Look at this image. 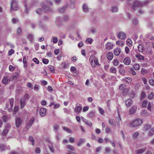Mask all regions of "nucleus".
<instances>
[{"mask_svg": "<svg viewBox=\"0 0 154 154\" xmlns=\"http://www.w3.org/2000/svg\"><path fill=\"white\" fill-rule=\"evenodd\" d=\"M128 89L127 88H125L122 91V95L124 96H126L128 94Z\"/></svg>", "mask_w": 154, "mask_h": 154, "instance_id": "obj_23", "label": "nucleus"}, {"mask_svg": "<svg viewBox=\"0 0 154 154\" xmlns=\"http://www.w3.org/2000/svg\"><path fill=\"white\" fill-rule=\"evenodd\" d=\"M84 142V140L82 138H80L79 140V141L77 143V145L78 146H80Z\"/></svg>", "mask_w": 154, "mask_h": 154, "instance_id": "obj_30", "label": "nucleus"}, {"mask_svg": "<svg viewBox=\"0 0 154 154\" xmlns=\"http://www.w3.org/2000/svg\"><path fill=\"white\" fill-rule=\"evenodd\" d=\"M89 31H91V33L93 34L97 32V30L95 28H91L89 29Z\"/></svg>", "mask_w": 154, "mask_h": 154, "instance_id": "obj_36", "label": "nucleus"}, {"mask_svg": "<svg viewBox=\"0 0 154 154\" xmlns=\"http://www.w3.org/2000/svg\"><path fill=\"white\" fill-rule=\"evenodd\" d=\"M22 30L20 28H18L17 30V34L18 35H20L21 34Z\"/></svg>", "mask_w": 154, "mask_h": 154, "instance_id": "obj_40", "label": "nucleus"}, {"mask_svg": "<svg viewBox=\"0 0 154 154\" xmlns=\"http://www.w3.org/2000/svg\"><path fill=\"white\" fill-rule=\"evenodd\" d=\"M2 118L4 122H7L8 117L6 116H3L2 117Z\"/></svg>", "mask_w": 154, "mask_h": 154, "instance_id": "obj_44", "label": "nucleus"}, {"mask_svg": "<svg viewBox=\"0 0 154 154\" xmlns=\"http://www.w3.org/2000/svg\"><path fill=\"white\" fill-rule=\"evenodd\" d=\"M85 123L89 126H91L92 125V123L90 121L86 120V122H85Z\"/></svg>", "mask_w": 154, "mask_h": 154, "instance_id": "obj_59", "label": "nucleus"}, {"mask_svg": "<svg viewBox=\"0 0 154 154\" xmlns=\"http://www.w3.org/2000/svg\"><path fill=\"white\" fill-rule=\"evenodd\" d=\"M123 62L126 65H128L131 63V59L129 57H127L124 59Z\"/></svg>", "mask_w": 154, "mask_h": 154, "instance_id": "obj_14", "label": "nucleus"}, {"mask_svg": "<svg viewBox=\"0 0 154 154\" xmlns=\"http://www.w3.org/2000/svg\"><path fill=\"white\" fill-rule=\"evenodd\" d=\"M113 63L114 66H116L118 65L119 62L117 60L115 59L113 60Z\"/></svg>", "mask_w": 154, "mask_h": 154, "instance_id": "obj_57", "label": "nucleus"}, {"mask_svg": "<svg viewBox=\"0 0 154 154\" xmlns=\"http://www.w3.org/2000/svg\"><path fill=\"white\" fill-rule=\"evenodd\" d=\"M9 102L11 105V108H12L13 106V103L14 102V99L13 98H11L9 99Z\"/></svg>", "mask_w": 154, "mask_h": 154, "instance_id": "obj_31", "label": "nucleus"}, {"mask_svg": "<svg viewBox=\"0 0 154 154\" xmlns=\"http://www.w3.org/2000/svg\"><path fill=\"white\" fill-rule=\"evenodd\" d=\"M138 48V51L140 52H142V51L143 50V45L140 44L139 45Z\"/></svg>", "mask_w": 154, "mask_h": 154, "instance_id": "obj_37", "label": "nucleus"}, {"mask_svg": "<svg viewBox=\"0 0 154 154\" xmlns=\"http://www.w3.org/2000/svg\"><path fill=\"white\" fill-rule=\"evenodd\" d=\"M8 129L5 128L4 129L2 133V134L3 136H6L8 132Z\"/></svg>", "mask_w": 154, "mask_h": 154, "instance_id": "obj_22", "label": "nucleus"}, {"mask_svg": "<svg viewBox=\"0 0 154 154\" xmlns=\"http://www.w3.org/2000/svg\"><path fill=\"white\" fill-rule=\"evenodd\" d=\"M23 63L24 64V67L25 69L26 68L27 66V63L26 61V59L25 56H24L23 57Z\"/></svg>", "mask_w": 154, "mask_h": 154, "instance_id": "obj_27", "label": "nucleus"}, {"mask_svg": "<svg viewBox=\"0 0 154 154\" xmlns=\"http://www.w3.org/2000/svg\"><path fill=\"white\" fill-rule=\"evenodd\" d=\"M94 112L93 111H91L89 112L87 115L88 117L89 118H92L94 116Z\"/></svg>", "mask_w": 154, "mask_h": 154, "instance_id": "obj_33", "label": "nucleus"}, {"mask_svg": "<svg viewBox=\"0 0 154 154\" xmlns=\"http://www.w3.org/2000/svg\"><path fill=\"white\" fill-rule=\"evenodd\" d=\"M15 125L18 128L22 124V120L20 117H18L15 119Z\"/></svg>", "mask_w": 154, "mask_h": 154, "instance_id": "obj_7", "label": "nucleus"}, {"mask_svg": "<svg viewBox=\"0 0 154 154\" xmlns=\"http://www.w3.org/2000/svg\"><path fill=\"white\" fill-rule=\"evenodd\" d=\"M29 140L32 142V144L33 145L34 143V140L33 137L32 136H29Z\"/></svg>", "mask_w": 154, "mask_h": 154, "instance_id": "obj_54", "label": "nucleus"}, {"mask_svg": "<svg viewBox=\"0 0 154 154\" xmlns=\"http://www.w3.org/2000/svg\"><path fill=\"white\" fill-rule=\"evenodd\" d=\"M82 107L79 106H76V108L75 109V111L78 113H79L80 112L81 110H82Z\"/></svg>", "mask_w": 154, "mask_h": 154, "instance_id": "obj_25", "label": "nucleus"}, {"mask_svg": "<svg viewBox=\"0 0 154 154\" xmlns=\"http://www.w3.org/2000/svg\"><path fill=\"white\" fill-rule=\"evenodd\" d=\"M126 87V85L124 84H122L119 86V89L120 90L123 91L125 88V87Z\"/></svg>", "mask_w": 154, "mask_h": 154, "instance_id": "obj_38", "label": "nucleus"}, {"mask_svg": "<svg viewBox=\"0 0 154 154\" xmlns=\"http://www.w3.org/2000/svg\"><path fill=\"white\" fill-rule=\"evenodd\" d=\"M133 67L135 70H138L140 69V65L138 64H136L133 66Z\"/></svg>", "mask_w": 154, "mask_h": 154, "instance_id": "obj_35", "label": "nucleus"}, {"mask_svg": "<svg viewBox=\"0 0 154 154\" xmlns=\"http://www.w3.org/2000/svg\"><path fill=\"white\" fill-rule=\"evenodd\" d=\"M27 38L30 41H32L33 38V35L31 34H29L27 36Z\"/></svg>", "mask_w": 154, "mask_h": 154, "instance_id": "obj_34", "label": "nucleus"}, {"mask_svg": "<svg viewBox=\"0 0 154 154\" xmlns=\"http://www.w3.org/2000/svg\"><path fill=\"white\" fill-rule=\"evenodd\" d=\"M82 9L83 11L85 13H87L89 11L90 9L88 7V4L86 3L83 4Z\"/></svg>", "mask_w": 154, "mask_h": 154, "instance_id": "obj_6", "label": "nucleus"}, {"mask_svg": "<svg viewBox=\"0 0 154 154\" xmlns=\"http://www.w3.org/2000/svg\"><path fill=\"white\" fill-rule=\"evenodd\" d=\"M15 67L12 65H10L9 66V70L10 71H13L14 70Z\"/></svg>", "mask_w": 154, "mask_h": 154, "instance_id": "obj_58", "label": "nucleus"}, {"mask_svg": "<svg viewBox=\"0 0 154 154\" xmlns=\"http://www.w3.org/2000/svg\"><path fill=\"white\" fill-rule=\"evenodd\" d=\"M66 7L64 6L63 7L60 8L58 9V11L60 12H63L65 11V10L66 9Z\"/></svg>", "mask_w": 154, "mask_h": 154, "instance_id": "obj_39", "label": "nucleus"}, {"mask_svg": "<svg viewBox=\"0 0 154 154\" xmlns=\"http://www.w3.org/2000/svg\"><path fill=\"white\" fill-rule=\"evenodd\" d=\"M60 138V136L59 133H57L56 136V138L57 141H59Z\"/></svg>", "mask_w": 154, "mask_h": 154, "instance_id": "obj_56", "label": "nucleus"}, {"mask_svg": "<svg viewBox=\"0 0 154 154\" xmlns=\"http://www.w3.org/2000/svg\"><path fill=\"white\" fill-rule=\"evenodd\" d=\"M94 63L95 64V65L100 66V64L99 63L98 60L97 58H94Z\"/></svg>", "mask_w": 154, "mask_h": 154, "instance_id": "obj_53", "label": "nucleus"}, {"mask_svg": "<svg viewBox=\"0 0 154 154\" xmlns=\"http://www.w3.org/2000/svg\"><path fill=\"white\" fill-rule=\"evenodd\" d=\"M25 101L23 100L20 99V104L21 108H23L24 107L25 105L26 104Z\"/></svg>", "mask_w": 154, "mask_h": 154, "instance_id": "obj_26", "label": "nucleus"}, {"mask_svg": "<svg viewBox=\"0 0 154 154\" xmlns=\"http://www.w3.org/2000/svg\"><path fill=\"white\" fill-rule=\"evenodd\" d=\"M14 53V51L13 49H11L10 51H8V55H11L13 54Z\"/></svg>", "mask_w": 154, "mask_h": 154, "instance_id": "obj_63", "label": "nucleus"}, {"mask_svg": "<svg viewBox=\"0 0 154 154\" xmlns=\"http://www.w3.org/2000/svg\"><path fill=\"white\" fill-rule=\"evenodd\" d=\"M39 4V1L38 0H28L25 1L24 2L25 12L26 13H28L31 7L33 6H38Z\"/></svg>", "mask_w": 154, "mask_h": 154, "instance_id": "obj_2", "label": "nucleus"}, {"mask_svg": "<svg viewBox=\"0 0 154 154\" xmlns=\"http://www.w3.org/2000/svg\"><path fill=\"white\" fill-rule=\"evenodd\" d=\"M139 135V134L137 132H135L133 135V137L134 138H137Z\"/></svg>", "mask_w": 154, "mask_h": 154, "instance_id": "obj_60", "label": "nucleus"}, {"mask_svg": "<svg viewBox=\"0 0 154 154\" xmlns=\"http://www.w3.org/2000/svg\"><path fill=\"white\" fill-rule=\"evenodd\" d=\"M151 128V125L150 124H146L144 125L143 130L144 131H148Z\"/></svg>", "mask_w": 154, "mask_h": 154, "instance_id": "obj_15", "label": "nucleus"}, {"mask_svg": "<svg viewBox=\"0 0 154 154\" xmlns=\"http://www.w3.org/2000/svg\"><path fill=\"white\" fill-rule=\"evenodd\" d=\"M142 123V121L139 119H137L134 120L131 123V125L133 127H137Z\"/></svg>", "mask_w": 154, "mask_h": 154, "instance_id": "obj_4", "label": "nucleus"}, {"mask_svg": "<svg viewBox=\"0 0 154 154\" xmlns=\"http://www.w3.org/2000/svg\"><path fill=\"white\" fill-rule=\"evenodd\" d=\"M148 102L146 100H144L143 102L142 107H146V106Z\"/></svg>", "mask_w": 154, "mask_h": 154, "instance_id": "obj_45", "label": "nucleus"}, {"mask_svg": "<svg viewBox=\"0 0 154 154\" xmlns=\"http://www.w3.org/2000/svg\"><path fill=\"white\" fill-rule=\"evenodd\" d=\"M118 37L121 39H125L126 38V35L124 32H120L118 34Z\"/></svg>", "mask_w": 154, "mask_h": 154, "instance_id": "obj_8", "label": "nucleus"}, {"mask_svg": "<svg viewBox=\"0 0 154 154\" xmlns=\"http://www.w3.org/2000/svg\"><path fill=\"white\" fill-rule=\"evenodd\" d=\"M33 61L37 64H38L39 63V61L36 58H34Z\"/></svg>", "mask_w": 154, "mask_h": 154, "instance_id": "obj_61", "label": "nucleus"}, {"mask_svg": "<svg viewBox=\"0 0 154 154\" xmlns=\"http://www.w3.org/2000/svg\"><path fill=\"white\" fill-rule=\"evenodd\" d=\"M146 94L144 92H142V93L141 94L140 99H144L146 97Z\"/></svg>", "mask_w": 154, "mask_h": 154, "instance_id": "obj_43", "label": "nucleus"}, {"mask_svg": "<svg viewBox=\"0 0 154 154\" xmlns=\"http://www.w3.org/2000/svg\"><path fill=\"white\" fill-rule=\"evenodd\" d=\"M67 148H68L70 150L74 151L75 149V148L72 145H69L67 146Z\"/></svg>", "mask_w": 154, "mask_h": 154, "instance_id": "obj_42", "label": "nucleus"}, {"mask_svg": "<svg viewBox=\"0 0 154 154\" xmlns=\"http://www.w3.org/2000/svg\"><path fill=\"white\" fill-rule=\"evenodd\" d=\"M110 71L113 73H116V69L114 67H112L110 68Z\"/></svg>", "mask_w": 154, "mask_h": 154, "instance_id": "obj_48", "label": "nucleus"}, {"mask_svg": "<svg viewBox=\"0 0 154 154\" xmlns=\"http://www.w3.org/2000/svg\"><path fill=\"white\" fill-rule=\"evenodd\" d=\"M46 109L45 108H41L39 111V113L42 116H44L46 113Z\"/></svg>", "mask_w": 154, "mask_h": 154, "instance_id": "obj_11", "label": "nucleus"}, {"mask_svg": "<svg viewBox=\"0 0 154 154\" xmlns=\"http://www.w3.org/2000/svg\"><path fill=\"white\" fill-rule=\"evenodd\" d=\"M119 10L118 8L116 6L113 5L112 7L111 11L113 13L116 12Z\"/></svg>", "mask_w": 154, "mask_h": 154, "instance_id": "obj_18", "label": "nucleus"}, {"mask_svg": "<svg viewBox=\"0 0 154 154\" xmlns=\"http://www.w3.org/2000/svg\"><path fill=\"white\" fill-rule=\"evenodd\" d=\"M34 120L35 119L34 118H32L29 120L28 123H29V125H32L33 123Z\"/></svg>", "mask_w": 154, "mask_h": 154, "instance_id": "obj_46", "label": "nucleus"}, {"mask_svg": "<svg viewBox=\"0 0 154 154\" xmlns=\"http://www.w3.org/2000/svg\"><path fill=\"white\" fill-rule=\"evenodd\" d=\"M127 43L128 46H131V45L132 41L130 38H128L127 41Z\"/></svg>", "mask_w": 154, "mask_h": 154, "instance_id": "obj_55", "label": "nucleus"}, {"mask_svg": "<svg viewBox=\"0 0 154 154\" xmlns=\"http://www.w3.org/2000/svg\"><path fill=\"white\" fill-rule=\"evenodd\" d=\"M154 96V93L153 92H151V94L149 95L148 97L150 100H151L152 99Z\"/></svg>", "mask_w": 154, "mask_h": 154, "instance_id": "obj_41", "label": "nucleus"}, {"mask_svg": "<svg viewBox=\"0 0 154 154\" xmlns=\"http://www.w3.org/2000/svg\"><path fill=\"white\" fill-rule=\"evenodd\" d=\"M142 6L147 5L149 3V1L148 0H146L141 2Z\"/></svg>", "mask_w": 154, "mask_h": 154, "instance_id": "obj_50", "label": "nucleus"}, {"mask_svg": "<svg viewBox=\"0 0 154 154\" xmlns=\"http://www.w3.org/2000/svg\"><path fill=\"white\" fill-rule=\"evenodd\" d=\"M5 146L2 144H0V150L1 151H4L5 149Z\"/></svg>", "mask_w": 154, "mask_h": 154, "instance_id": "obj_47", "label": "nucleus"}, {"mask_svg": "<svg viewBox=\"0 0 154 154\" xmlns=\"http://www.w3.org/2000/svg\"><path fill=\"white\" fill-rule=\"evenodd\" d=\"M141 114L143 116H145L147 115V111L146 109H144L142 110Z\"/></svg>", "mask_w": 154, "mask_h": 154, "instance_id": "obj_32", "label": "nucleus"}, {"mask_svg": "<svg viewBox=\"0 0 154 154\" xmlns=\"http://www.w3.org/2000/svg\"><path fill=\"white\" fill-rule=\"evenodd\" d=\"M121 52V50L120 48H117L114 50V53L115 55L118 56Z\"/></svg>", "mask_w": 154, "mask_h": 154, "instance_id": "obj_13", "label": "nucleus"}, {"mask_svg": "<svg viewBox=\"0 0 154 154\" xmlns=\"http://www.w3.org/2000/svg\"><path fill=\"white\" fill-rule=\"evenodd\" d=\"M133 101L131 99H128L126 101L125 103L127 107H130L133 104Z\"/></svg>", "mask_w": 154, "mask_h": 154, "instance_id": "obj_12", "label": "nucleus"}, {"mask_svg": "<svg viewBox=\"0 0 154 154\" xmlns=\"http://www.w3.org/2000/svg\"><path fill=\"white\" fill-rule=\"evenodd\" d=\"M113 44L110 42H108L106 45V48L108 50H110L113 47Z\"/></svg>", "mask_w": 154, "mask_h": 154, "instance_id": "obj_20", "label": "nucleus"}, {"mask_svg": "<svg viewBox=\"0 0 154 154\" xmlns=\"http://www.w3.org/2000/svg\"><path fill=\"white\" fill-rule=\"evenodd\" d=\"M48 70L51 72H54V67L51 65H49L48 66Z\"/></svg>", "mask_w": 154, "mask_h": 154, "instance_id": "obj_28", "label": "nucleus"}, {"mask_svg": "<svg viewBox=\"0 0 154 154\" xmlns=\"http://www.w3.org/2000/svg\"><path fill=\"white\" fill-rule=\"evenodd\" d=\"M62 20H57L56 23L58 26H60L61 24Z\"/></svg>", "mask_w": 154, "mask_h": 154, "instance_id": "obj_52", "label": "nucleus"}, {"mask_svg": "<svg viewBox=\"0 0 154 154\" xmlns=\"http://www.w3.org/2000/svg\"><path fill=\"white\" fill-rule=\"evenodd\" d=\"M49 62V60L48 59L45 58L42 59V62L45 64H47Z\"/></svg>", "mask_w": 154, "mask_h": 154, "instance_id": "obj_49", "label": "nucleus"}, {"mask_svg": "<svg viewBox=\"0 0 154 154\" xmlns=\"http://www.w3.org/2000/svg\"><path fill=\"white\" fill-rule=\"evenodd\" d=\"M8 77L6 76L2 80V83L4 84V85L7 84L8 82Z\"/></svg>", "mask_w": 154, "mask_h": 154, "instance_id": "obj_21", "label": "nucleus"}, {"mask_svg": "<svg viewBox=\"0 0 154 154\" xmlns=\"http://www.w3.org/2000/svg\"><path fill=\"white\" fill-rule=\"evenodd\" d=\"M94 58H95V57L93 55L91 56L89 58V60L90 61V63L92 66L93 68L95 66V64L94 63V62H93V60L94 59Z\"/></svg>", "mask_w": 154, "mask_h": 154, "instance_id": "obj_10", "label": "nucleus"}, {"mask_svg": "<svg viewBox=\"0 0 154 154\" xmlns=\"http://www.w3.org/2000/svg\"><path fill=\"white\" fill-rule=\"evenodd\" d=\"M137 107L136 105H133L129 110V112L130 114H132L136 112Z\"/></svg>", "mask_w": 154, "mask_h": 154, "instance_id": "obj_9", "label": "nucleus"}, {"mask_svg": "<svg viewBox=\"0 0 154 154\" xmlns=\"http://www.w3.org/2000/svg\"><path fill=\"white\" fill-rule=\"evenodd\" d=\"M146 150V147H144L142 149H137L136 151L137 153V154H140L143 153Z\"/></svg>", "mask_w": 154, "mask_h": 154, "instance_id": "obj_17", "label": "nucleus"}, {"mask_svg": "<svg viewBox=\"0 0 154 154\" xmlns=\"http://www.w3.org/2000/svg\"><path fill=\"white\" fill-rule=\"evenodd\" d=\"M119 72L120 74H123L125 73V71L124 69L121 68L119 70Z\"/></svg>", "mask_w": 154, "mask_h": 154, "instance_id": "obj_62", "label": "nucleus"}, {"mask_svg": "<svg viewBox=\"0 0 154 154\" xmlns=\"http://www.w3.org/2000/svg\"><path fill=\"white\" fill-rule=\"evenodd\" d=\"M106 56L108 59L109 60H111L113 58V54L111 52H109L107 53Z\"/></svg>", "mask_w": 154, "mask_h": 154, "instance_id": "obj_16", "label": "nucleus"}, {"mask_svg": "<svg viewBox=\"0 0 154 154\" xmlns=\"http://www.w3.org/2000/svg\"><path fill=\"white\" fill-rule=\"evenodd\" d=\"M19 8L18 2L17 0H11V11H17Z\"/></svg>", "mask_w": 154, "mask_h": 154, "instance_id": "obj_3", "label": "nucleus"}, {"mask_svg": "<svg viewBox=\"0 0 154 154\" xmlns=\"http://www.w3.org/2000/svg\"><path fill=\"white\" fill-rule=\"evenodd\" d=\"M149 83L152 85H154V80L152 79H150L149 81Z\"/></svg>", "mask_w": 154, "mask_h": 154, "instance_id": "obj_64", "label": "nucleus"}, {"mask_svg": "<svg viewBox=\"0 0 154 154\" xmlns=\"http://www.w3.org/2000/svg\"><path fill=\"white\" fill-rule=\"evenodd\" d=\"M125 80L126 83L129 84L131 82L132 79L129 77H126L125 78Z\"/></svg>", "mask_w": 154, "mask_h": 154, "instance_id": "obj_24", "label": "nucleus"}, {"mask_svg": "<svg viewBox=\"0 0 154 154\" xmlns=\"http://www.w3.org/2000/svg\"><path fill=\"white\" fill-rule=\"evenodd\" d=\"M29 98L30 97L29 95L27 94H26L21 99L26 101V100H28Z\"/></svg>", "mask_w": 154, "mask_h": 154, "instance_id": "obj_19", "label": "nucleus"}, {"mask_svg": "<svg viewBox=\"0 0 154 154\" xmlns=\"http://www.w3.org/2000/svg\"><path fill=\"white\" fill-rule=\"evenodd\" d=\"M52 2L49 0H46L41 4L42 8H38L35 9V12L38 15H41L43 11L45 13H52L54 11L53 9L51 8L52 5Z\"/></svg>", "mask_w": 154, "mask_h": 154, "instance_id": "obj_1", "label": "nucleus"}, {"mask_svg": "<svg viewBox=\"0 0 154 154\" xmlns=\"http://www.w3.org/2000/svg\"><path fill=\"white\" fill-rule=\"evenodd\" d=\"M18 73H16L15 75H13L12 77V79L13 80L16 79L18 76Z\"/></svg>", "mask_w": 154, "mask_h": 154, "instance_id": "obj_51", "label": "nucleus"}, {"mask_svg": "<svg viewBox=\"0 0 154 154\" xmlns=\"http://www.w3.org/2000/svg\"><path fill=\"white\" fill-rule=\"evenodd\" d=\"M135 57L138 58L139 60H143L144 59V57L140 54L136 55Z\"/></svg>", "mask_w": 154, "mask_h": 154, "instance_id": "obj_29", "label": "nucleus"}, {"mask_svg": "<svg viewBox=\"0 0 154 154\" xmlns=\"http://www.w3.org/2000/svg\"><path fill=\"white\" fill-rule=\"evenodd\" d=\"M142 6L141 2L137 0L134 2L132 8L136 10L137 8L141 7Z\"/></svg>", "mask_w": 154, "mask_h": 154, "instance_id": "obj_5", "label": "nucleus"}]
</instances>
